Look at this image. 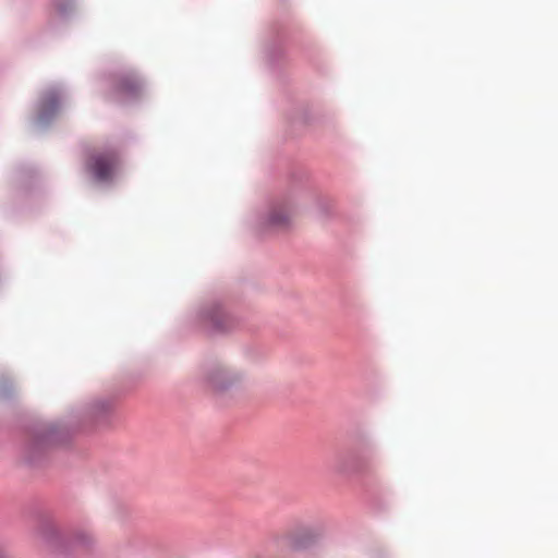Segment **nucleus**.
<instances>
[{"instance_id": "obj_1", "label": "nucleus", "mask_w": 558, "mask_h": 558, "mask_svg": "<svg viewBox=\"0 0 558 558\" xmlns=\"http://www.w3.org/2000/svg\"><path fill=\"white\" fill-rule=\"evenodd\" d=\"M40 537L48 547L64 554L72 549L88 547L95 539L94 534L85 529L76 530L71 535H64L54 526L44 527Z\"/></svg>"}, {"instance_id": "obj_2", "label": "nucleus", "mask_w": 558, "mask_h": 558, "mask_svg": "<svg viewBox=\"0 0 558 558\" xmlns=\"http://www.w3.org/2000/svg\"><path fill=\"white\" fill-rule=\"evenodd\" d=\"M246 380V374L225 364L207 366L202 373V381L215 391H226L241 386Z\"/></svg>"}, {"instance_id": "obj_3", "label": "nucleus", "mask_w": 558, "mask_h": 558, "mask_svg": "<svg viewBox=\"0 0 558 558\" xmlns=\"http://www.w3.org/2000/svg\"><path fill=\"white\" fill-rule=\"evenodd\" d=\"M195 319L209 332H223L233 325V318L220 302L214 301L199 307Z\"/></svg>"}, {"instance_id": "obj_4", "label": "nucleus", "mask_w": 558, "mask_h": 558, "mask_svg": "<svg viewBox=\"0 0 558 558\" xmlns=\"http://www.w3.org/2000/svg\"><path fill=\"white\" fill-rule=\"evenodd\" d=\"M293 207L288 201H277L269 204L256 220L260 230L287 228L292 218Z\"/></svg>"}, {"instance_id": "obj_5", "label": "nucleus", "mask_w": 558, "mask_h": 558, "mask_svg": "<svg viewBox=\"0 0 558 558\" xmlns=\"http://www.w3.org/2000/svg\"><path fill=\"white\" fill-rule=\"evenodd\" d=\"M318 537L317 531L311 525H299L277 539L278 546L291 550L308 547Z\"/></svg>"}, {"instance_id": "obj_6", "label": "nucleus", "mask_w": 558, "mask_h": 558, "mask_svg": "<svg viewBox=\"0 0 558 558\" xmlns=\"http://www.w3.org/2000/svg\"><path fill=\"white\" fill-rule=\"evenodd\" d=\"M62 104V93L57 87L47 89L38 104L37 122L40 125L48 124L59 112Z\"/></svg>"}, {"instance_id": "obj_7", "label": "nucleus", "mask_w": 558, "mask_h": 558, "mask_svg": "<svg viewBox=\"0 0 558 558\" xmlns=\"http://www.w3.org/2000/svg\"><path fill=\"white\" fill-rule=\"evenodd\" d=\"M118 169V159L114 155H98L94 157L92 171L99 182L110 181Z\"/></svg>"}, {"instance_id": "obj_8", "label": "nucleus", "mask_w": 558, "mask_h": 558, "mask_svg": "<svg viewBox=\"0 0 558 558\" xmlns=\"http://www.w3.org/2000/svg\"><path fill=\"white\" fill-rule=\"evenodd\" d=\"M112 408V401L107 398H99L90 401L87 405V415L92 418H97L107 412H109Z\"/></svg>"}, {"instance_id": "obj_9", "label": "nucleus", "mask_w": 558, "mask_h": 558, "mask_svg": "<svg viewBox=\"0 0 558 558\" xmlns=\"http://www.w3.org/2000/svg\"><path fill=\"white\" fill-rule=\"evenodd\" d=\"M141 87L138 82H133L130 78H124L121 83L120 90L125 95H134L135 92Z\"/></svg>"}, {"instance_id": "obj_10", "label": "nucleus", "mask_w": 558, "mask_h": 558, "mask_svg": "<svg viewBox=\"0 0 558 558\" xmlns=\"http://www.w3.org/2000/svg\"><path fill=\"white\" fill-rule=\"evenodd\" d=\"M57 8H58V11L61 15L65 14L66 13V8L63 3H57Z\"/></svg>"}]
</instances>
